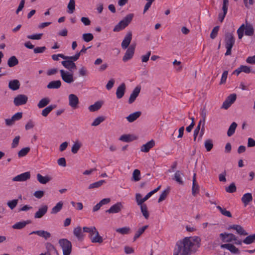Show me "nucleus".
<instances>
[{
	"mask_svg": "<svg viewBox=\"0 0 255 255\" xmlns=\"http://www.w3.org/2000/svg\"><path fill=\"white\" fill-rule=\"evenodd\" d=\"M22 117V112H18L13 115L11 117L14 122L16 121H18L20 120Z\"/></svg>",
	"mask_w": 255,
	"mask_h": 255,
	"instance_id": "nucleus-62",
	"label": "nucleus"
},
{
	"mask_svg": "<svg viewBox=\"0 0 255 255\" xmlns=\"http://www.w3.org/2000/svg\"><path fill=\"white\" fill-rule=\"evenodd\" d=\"M241 200L244 206L246 207L253 201V196L252 194L250 193L245 194L242 197Z\"/></svg>",
	"mask_w": 255,
	"mask_h": 255,
	"instance_id": "nucleus-25",
	"label": "nucleus"
},
{
	"mask_svg": "<svg viewBox=\"0 0 255 255\" xmlns=\"http://www.w3.org/2000/svg\"><path fill=\"white\" fill-rule=\"evenodd\" d=\"M204 145L206 150L210 151L213 147V140L211 139L206 140Z\"/></svg>",
	"mask_w": 255,
	"mask_h": 255,
	"instance_id": "nucleus-48",
	"label": "nucleus"
},
{
	"mask_svg": "<svg viewBox=\"0 0 255 255\" xmlns=\"http://www.w3.org/2000/svg\"><path fill=\"white\" fill-rule=\"evenodd\" d=\"M140 90H141V87L138 86H136L134 89V90H133L132 92L130 94V97L129 98V99H128V103L129 104H132V103H133L135 101L136 98L137 97V96H138V95L140 93Z\"/></svg>",
	"mask_w": 255,
	"mask_h": 255,
	"instance_id": "nucleus-15",
	"label": "nucleus"
},
{
	"mask_svg": "<svg viewBox=\"0 0 255 255\" xmlns=\"http://www.w3.org/2000/svg\"><path fill=\"white\" fill-rule=\"evenodd\" d=\"M28 101V97L23 94L17 95L13 100V103L15 106H19L25 104Z\"/></svg>",
	"mask_w": 255,
	"mask_h": 255,
	"instance_id": "nucleus-6",
	"label": "nucleus"
},
{
	"mask_svg": "<svg viewBox=\"0 0 255 255\" xmlns=\"http://www.w3.org/2000/svg\"><path fill=\"white\" fill-rule=\"evenodd\" d=\"M237 99V95L236 94H230L227 97L226 100H228V102L231 104H233Z\"/></svg>",
	"mask_w": 255,
	"mask_h": 255,
	"instance_id": "nucleus-57",
	"label": "nucleus"
},
{
	"mask_svg": "<svg viewBox=\"0 0 255 255\" xmlns=\"http://www.w3.org/2000/svg\"><path fill=\"white\" fill-rule=\"evenodd\" d=\"M131 39L132 32L131 31H128L121 43V46L123 49H126L128 47L131 42Z\"/></svg>",
	"mask_w": 255,
	"mask_h": 255,
	"instance_id": "nucleus-12",
	"label": "nucleus"
},
{
	"mask_svg": "<svg viewBox=\"0 0 255 255\" xmlns=\"http://www.w3.org/2000/svg\"><path fill=\"white\" fill-rule=\"evenodd\" d=\"M225 47L227 49L226 52L225 53V55H230L232 53V48L233 47L235 42V39L232 33H226L225 37Z\"/></svg>",
	"mask_w": 255,
	"mask_h": 255,
	"instance_id": "nucleus-2",
	"label": "nucleus"
},
{
	"mask_svg": "<svg viewBox=\"0 0 255 255\" xmlns=\"http://www.w3.org/2000/svg\"><path fill=\"white\" fill-rule=\"evenodd\" d=\"M134 14L133 13H129L122 20L128 25L131 21Z\"/></svg>",
	"mask_w": 255,
	"mask_h": 255,
	"instance_id": "nucleus-52",
	"label": "nucleus"
},
{
	"mask_svg": "<svg viewBox=\"0 0 255 255\" xmlns=\"http://www.w3.org/2000/svg\"><path fill=\"white\" fill-rule=\"evenodd\" d=\"M18 64V60L15 56H11L7 60V65L9 67H12Z\"/></svg>",
	"mask_w": 255,
	"mask_h": 255,
	"instance_id": "nucleus-34",
	"label": "nucleus"
},
{
	"mask_svg": "<svg viewBox=\"0 0 255 255\" xmlns=\"http://www.w3.org/2000/svg\"><path fill=\"white\" fill-rule=\"evenodd\" d=\"M44 195V192L42 190L36 191L34 193V196L37 199H41L43 197Z\"/></svg>",
	"mask_w": 255,
	"mask_h": 255,
	"instance_id": "nucleus-59",
	"label": "nucleus"
},
{
	"mask_svg": "<svg viewBox=\"0 0 255 255\" xmlns=\"http://www.w3.org/2000/svg\"><path fill=\"white\" fill-rule=\"evenodd\" d=\"M120 140L125 142L131 141L133 139L131 138V135L130 134H123L120 137Z\"/></svg>",
	"mask_w": 255,
	"mask_h": 255,
	"instance_id": "nucleus-53",
	"label": "nucleus"
},
{
	"mask_svg": "<svg viewBox=\"0 0 255 255\" xmlns=\"http://www.w3.org/2000/svg\"><path fill=\"white\" fill-rule=\"evenodd\" d=\"M52 59L54 61H58L59 60V57H60L63 59H67L66 56L64 55L63 54H53L52 55Z\"/></svg>",
	"mask_w": 255,
	"mask_h": 255,
	"instance_id": "nucleus-61",
	"label": "nucleus"
},
{
	"mask_svg": "<svg viewBox=\"0 0 255 255\" xmlns=\"http://www.w3.org/2000/svg\"><path fill=\"white\" fill-rule=\"evenodd\" d=\"M63 251V255H70L72 251L71 243L66 239H61L58 241Z\"/></svg>",
	"mask_w": 255,
	"mask_h": 255,
	"instance_id": "nucleus-4",
	"label": "nucleus"
},
{
	"mask_svg": "<svg viewBox=\"0 0 255 255\" xmlns=\"http://www.w3.org/2000/svg\"><path fill=\"white\" fill-rule=\"evenodd\" d=\"M20 136H16L13 139L12 142L11 143V147L12 148H15L16 147L19 143V139H20Z\"/></svg>",
	"mask_w": 255,
	"mask_h": 255,
	"instance_id": "nucleus-58",
	"label": "nucleus"
},
{
	"mask_svg": "<svg viewBox=\"0 0 255 255\" xmlns=\"http://www.w3.org/2000/svg\"><path fill=\"white\" fill-rule=\"evenodd\" d=\"M170 188L168 187L166 189L164 190L160 194L159 198L158 200V202L160 203L164 200L168 194L169 193Z\"/></svg>",
	"mask_w": 255,
	"mask_h": 255,
	"instance_id": "nucleus-40",
	"label": "nucleus"
},
{
	"mask_svg": "<svg viewBox=\"0 0 255 255\" xmlns=\"http://www.w3.org/2000/svg\"><path fill=\"white\" fill-rule=\"evenodd\" d=\"M140 179V171L138 169L134 170L132 173V180L134 181H138Z\"/></svg>",
	"mask_w": 255,
	"mask_h": 255,
	"instance_id": "nucleus-44",
	"label": "nucleus"
},
{
	"mask_svg": "<svg viewBox=\"0 0 255 255\" xmlns=\"http://www.w3.org/2000/svg\"><path fill=\"white\" fill-rule=\"evenodd\" d=\"M106 181L104 180H101L95 183L90 184L88 187V189H93L101 187Z\"/></svg>",
	"mask_w": 255,
	"mask_h": 255,
	"instance_id": "nucleus-43",
	"label": "nucleus"
},
{
	"mask_svg": "<svg viewBox=\"0 0 255 255\" xmlns=\"http://www.w3.org/2000/svg\"><path fill=\"white\" fill-rule=\"evenodd\" d=\"M135 48V44H131L127 50L125 55L123 56V60L127 62L128 60L131 59L133 56Z\"/></svg>",
	"mask_w": 255,
	"mask_h": 255,
	"instance_id": "nucleus-7",
	"label": "nucleus"
},
{
	"mask_svg": "<svg viewBox=\"0 0 255 255\" xmlns=\"http://www.w3.org/2000/svg\"><path fill=\"white\" fill-rule=\"evenodd\" d=\"M56 107V105L54 104L49 105L42 111L41 115L44 117H47L48 114Z\"/></svg>",
	"mask_w": 255,
	"mask_h": 255,
	"instance_id": "nucleus-32",
	"label": "nucleus"
},
{
	"mask_svg": "<svg viewBox=\"0 0 255 255\" xmlns=\"http://www.w3.org/2000/svg\"><path fill=\"white\" fill-rule=\"evenodd\" d=\"M73 234L79 241H82L84 239V235L80 227L78 226L75 228L73 230Z\"/></svg>",
	"mask_w": 255,
	"mask_h": 255,
	"instance_id": "nucleus-24",
	"label": "nucleus"
},
{
	"mask_svg": "<svg viewBox=\"0 0 255 255\" xmlns=\"http://www.w3.org/2000/svg\"><path fill=\"white\" fill-rule=\"evenodd\" d=\"M46 49V48L45 46L36 47L34 48L33 52L34 53H43Z\"/></svg>",
	"mask_w": 255,
	"mask_h": 255,
	"instance_id": "nucleus-60",
	"label": "nucleus"
},
{
	"mask_svg": "<svg viewBox=\"0 0 255 255\" xmlns=\"http://www.w3.org/2000/svg\"><path fill=\"white\" fill-rule=\"evenodd\" d=\"M67 60L62 61L61 64L66 69L72 71L73 70L76 69V66L75 63L70 59H66Z\"/></svg>",
	"mask_w": 255,
	"mask_h": 255,
	"instance_id": "nucleus-16",
	"label": "nucleus"
},
{
	"mask_svg": "<svg viewBox=\"0 0 255 255\" xmlns=\"http://www.w3.org/2000/svg\"><path fill=\"white\" fill-rule=\"evenodd\" d=\"M60 73L62 79L65 83L70 84L74 82V80L73 73L65 71L64 70H60Z\"/></svg>",
	"mask_w": 255,
	"mask_h": 255,
	"instance_id": "nucleus-5",
	"label": "nucleus"
},
{
	"mask_svg": "<svg viewBox=\"0 0 255 255\" xmlns=\"http://www.w3.org/2000/svg\"><path fill=\"white\" fill-rule=\"evenodd\" d=\"M151 55V51H149L147 52L145 55H142L141 57V61L142 62H147L149 58V57Z\"/></svg>",
	"mask_w": 255,
	"mask_h": 255,
	"instance_id": "nucleus-64",
	"label": "nucleus"
},
{
	"mask_svg": "<svg viewBox=\"0 0 255 255\" xmlns=\"http://www.w3.org/2000/svg\"><path fill=\"white\" fill-rule=\"evenodd\" d=\"M141 115V112L137 111L128 115L127 118V120L129 123H132L137 119Z\"/></svg>",
	"mask_w": 255,
	"mask_h": 255,
	"instance_id": "nucleus-27",
	"label": "nucleus"
},
{
	"mask_svg": "<svg viewBox=\"0 0 255 255\" xmlns=\"http://www.w3.org/2000/svg\"><path fill=\"white\" fill-rule=\"evenodd\" d=\"M237 126L238 125L236 122H233L231 124L227 131L228 136H231L234 134Z\"/></svg>",
	"mask_w": 255,
	"mask_h": 255,
	"instance_id": "nucleus-37",
	"label": "nucleus"
},
{
	"mask_svg": "<svg viewBox=\"0 0 255 255\" xmlns=\"http://www.w3.org/2000/svg\"><path fill=\"white\" fill-rule=\"evenodd\" d=\"M37 179L40 183L45 184L51 180V178L49 176H43L40 173H38Z\"/></svg>",
	"mask_w": 255,
	"mask_h": 255,
	"instance_id": "nucleus-28",
	"label": "nucleus"
},
{
	"mask_svg": "<svg viewBox=\"0 0 255 255\" xmlns=\"http://www.w3.org/2000/svg\"><path fill=\"white\" fill-rule=\"evenodd\" d=\"M225 190L228 193H232L235 192L237 190L236 185L234 183H231L228 187H226Z\"/></svg>",
	"mask_w": 255,
	"mask_h": 255,
	"instance_id": "nucleus-51",
	"label": "nucleus"
},
{
	"mask_svg": "<svg viewBox=\"0 0 255 255\" xmlns=\"http://www.w3.org/2000/svg\"><path fill=\"white\" fill-rule=\"evenodd\" d=\"M46 252L44 253L46 255H60L55 247L50 243L45 244Z\"/></svg>",
	"mask_w": 255,
	"mask_h": 255,
	"instance_id": "nucleus-11",
	"label": "nucleus"
},
{
	"mask_svg": "<svg viewBox=\"0 0 255 255\" xmlns=\"http://www.w3.org/2000/svg\"><path fill=\"white\" fill-rule=\"evenodd\" d=\"M243 242L247 245H250L255 242V234L247 236L243 241Z\"/></svg>",
	"mask_w": 255,
	"mask_h": 255,
	"instance_id": "nucleus-38",
	"label": "nucleus"
},
{
	"mask_svg": "<svg viewBox=\"0 0 255 255\" xmlns=\"http://www.w3.org/2000/svg\"><path fill=\"white\" fill-rule=\"evenodd\" d=\"M194 243L190 240V238L186 237L182 241L177 242L173 255H189L191 253V249Z\"/></svg>",
	"mask_w": 255,
	"mask_h": 255,
	"instance_id": "nucleus-1",
	"label": "nucleus"
},
{
	"mask_svg": "<svg viewBox=\"0 0 255 255\" xmlns=\"http://www.w3.org/2000/svg\"><path fill=\"white\" fill-rule=\"evenodd\" d=\"M126 84L124 83H122L117 88L116 91L117 98L119 99H121L126 92Z\"/></svg>",
	"mask_w": 255,
	"mask_h": 255,
	"instance_id": "nucleus-21",
	"label": "nucleus"
},
{
	"mask_svg": "<svg viewBox=\"0 0 255 255\" xmlns=\"http://www.w3.org/2000/svg\"><path fill=\"white\" fill-rule=\"evenodd\" d=\"M30 148L29 147H26L22 148L18 152V156L21 157L26 156L27 153L30 151Z\"/></svg>",
	"mask_w": 255,
	"mask_h": 255,
	"instance_id": "nucleus-45",
	"label": "nucleus"
},
{
	"mask_svg": "<svg viewBox=\"0 0 255 255\" xmlns=\"http://www.w3.org/2000/svg\"><path fill=\"white\" fill-rule=\"evenodd\" d=\"M81 146L82 144L78 140L75 141L72 146L71 152L74 154L77 153Z\"/></svg>",
	"mask_w": 255,
	"mask_h": 255,
	"instance_id": "nucleus-39",
	"label": "nucleus"
},
{
	"mask_svg": "<svg viewBox=\"0 0 255 255\" xmlns=\"http://www.w3.org/2000/svg\"><path fill=\"white\" fill-rule=\"evenodd\" d=\"M61 86V82L60 80L51 81L47 85V88L49 89H58Z\"/></svg>",
	"mask_w": 255,
	"mask_h": 255,
	"instance_id": "nucleus-29",
	"label": "nucleus"
},
{
	"mask_svg": "<svg viewBox=\"0 0 255 255\" xmlns=\"http://www.w3.org/2000/svg\"><path fill=\"white\" fill-rule=\"evenodd\" d=\"M102 105V102L97 101L95 102L93 105L90 106L88 108V109L90 112H96L101 108Z\"/></svg>",
	"mask_w": 255,
	"mask_h": 255,
	"instance_id": "nucleus-30",
	"label": "nucleus"
},
{
	"mask_svg": "<svg viewBox=\"0 0 255 255\" xmlns=\"http://www.w3.org/2000/svg\"><path fill=\"white\" fill-rule=\"evenodd\" d=\"M183 176V174L180 171L178 170L175 172L173 179L175 180L179 184L183 185L184 182L182 179Z\"/></svg>",
	"mask_w": 255,
	"mask_h": 255,
	"instance_id": "nucleus-31",
	"label": "nucleus"
},
{
	"mask_svg": "<svg viewBox=\"0 0 255 255\" xmlns=\"http://www.w3.org/2000/svg\"><path fill=\"white\" fill-rule=\"evenodd\" d=\"M91 242L93 243H99L101 244L103 242V238L101 236H100L99 233L98 231H96L95 236L91 237L90 239Z\"/></svg>",
	"mask_w": 255,
	"mask_h": 255,
	"instance_id": "nucleus-33",
	"label": "nucleus"
},
{
	"mask_svg": "<svg viewBox=\"0 0 255 255\" xmlns=\"http://www.w3.org/2000/svg\"><path fill=\"white\" fill-rule=\"evenodd\" d=\"M124 208L123 204L122 202H119L112 206L109 209L106 210V212L110 214L118 213Z\"/></svg>",
	"mask_w": 255,
	"mask_h": 255,
	"instance_id": "nucleus-8",
	"label": "nucleus"
},
{
	"mask_svg": "<svg viewBox=\"0 0 255 255\" xmlns=\"http://www.w3.org/2000/svg\"><path fill=\"white\" fill-rule=\"evenodd\" d=\"M229 229L235 230L240 235L247 236L248 233L244 229L243 227L239 225H232L229 227Z\"/></svg>",
	"mask_w": 255,
	"mask_h": 255,
	"instance_id": "nucleus-18",
	"label": "nucleus"
},
{
	"mask_svg": "<svg viewBox=\"0 0 255 255\" xmlns=\"http://www.w3.org/2000/svg\"><path fill=\"white\" fill-rule=\"evenodd\" d=\"M228 74V71H224L222 74L221 81H220V84H223L225 83L226 81L227 76Z\"/></svg>",
	"mask_w": 255,
	"mask_h": 255,
	"instance_id": "nucleus-63",
	"label": "nucleus"
},
{
	"mask_svg": "<svg viewBox=\"0 0 255 255\" xmlns=\"http://www.w3.org/2000/svg\"><path fill=\"white\" fill-rule=\"evenodd\" d=\"M20 85V82L18 80H13L9 82L8 88L13 91H15L19 88Z\"/></svg>",
	"mask_w": 255,
	"mask_h": 255,
	"instance_id": "nucleus-26",
	"label": "nucleus"
},
{
	"mask_svg": "<svg viewBox=\"0 0 255 255\" xmlns=\"http://www.w3.org/2000/svg\"><path fill=\"white\" fill-rule=\"evenodd\" d=\"M219 28V26H216L213 28L210 34V38L211 39H214L217 37Z\"/></svg>",
	"mask_w": 255,
	"mask_h": 255,
	"instance_id": "nucleus-54",
	"label": "nucleus"
},
{
	"mask_svg": "<svg viewBox=\"0 0 255 255\" xmlns=\"http://www.w3.org/2000/svg\"><path fill=\"white\" fill-rule=\"evenodd\" d=\"M32 234L37 235L39 237L43 238L45 240H47L51 237V234L49 232L44 230L33 231L29 234V235Z\"/></svg>",
	"mask_w": 255,
	"mask_h": 255,
	"instance_id": "nucleus-22",
	"label": "nucleus"
},
{
	"mask_svg": "<svg viewBox=\"0 0 255 255\" xmlns=\"http://www.w3.org/2000/svg\"><path fill=\"white\" fill-rule=\"evenodd\" d=\"M67 8L68 9V12L73 13L75 9V0H70Z\"/></svg>",
	"mask_w": 255,
	"mask_h": 255,
	"instance_id": "nucleus-41",
	"label": "nucleus"
},
{
	"mask_svg": "<svg viewBox=\"0 0 255 255\" xmlns=\"http://www.w3.org/2000/svg\"><path fill=\"white\" fill-rule=\"evenodd\" d=\"M63 203L62 201H60L56 204V205L52 208L51 211V214H56L58 213L62 208Z\"/></svg>",
	"mask_w": 255,
	"mask_h": 255,
	"instance_id": "nucleus-35",
	"label": "nucleus"
},
{
	"mask_svg": "<svg viewBox=\"0 0 255 255\" xmlns=\"http://www.w3.org/2000/svg\"><path fill=\"white\" fill-rule=\"evenodd\" d=\"M50 100L49 98H44L41 99L37 104L39 108H43L49 104Z\"/></svg>",
	"mask_w": 255,
	"mask_h": 255,
	"instance_id": "nucleus-36",
	"label": "nucleus"
},
{
	"mask_svg": "<svg viewBox=\"0 0 255 255\" xmlns=\"http://www.w3.org/2000/svg\"><path fill=\"white\" fill-rule=\"evenodd\" d=\"M196 173H194L192 180V194L193 196H196L199 192V186L196 182Z\"/></svg>",
	"mask_w": 255,
	"mask_h": 255,
	"instance_id": "nucleus-19",
	"label": "nucleus"
},
{
	"mask_svg": "<svg viewBox=\"0 0 255 255\" xmlns=\"http://www.w3.org/2000/svg\"><path fill=\"white\" fill-rule=\"evenodd\" d=\"M105 118L102 116L98 117L96 119L94 120L93 122L91 124L92 126H97L99 125L101 123H102L105 120Z\"/></svg>",
	"mask_w": 255,
	"mask_h": 255,
	"instance_id": "nucleus-50",
	"label": "nucleus"
},
{
	"mask_svg": "<svg viewBox=\"0 0 255 255\" xmlns=\"http://www.w3.org/2000/svg\"><path fill=\"white\" fill-rule=\"evenodd\" d=\"M130 229L128 227H125L116 229V232L122 235H127L130 233Z\"/></svg>",
	"mask_w": 255,
	"mask_h": 255,
	"instance_id": "nucleus-46",
	"label": "nucleus"
},
{
	"mask_svg": "<svg viewBox=\"0 0 255 255\" xmlns=\"http://www.w3.org/2000/svg\"><path fill=\"white\" fill-rule=\"evenodd\" d=\"M43 33L35 34L32 35H29L27 36L28 39L32 40H39L41 38Z\"/></svg>",
	"mask_w": 255,
	"mask_h": 255,
	"instance_id": "nucleus-56",
	"label": "nucleus"
},
{
	"mask_svg": "<svg viewBox=\"0 0 255 255\" xmlns=\"http://www.w3.org/2000/svg\"><path fill=\"white\" fill-rule=\"evenodd\" d=\"M18 200L13 199L12 200L8 201L7 203V205L10 209L12 210L16 206Z\"/></svg>",
	"mask_w": 255,
	"mask_h": 255,
	"instance_id": "nucleus-55",
	"label": "nucleus"
},
{
	"mask_svg": "<svg viewBox=\"0 0 255 255\" xmlns=\"http://www.w3.org/2000/svg\"><path fill=\"white\" fill-rule=\"evenodd\" d=\"M220 237L223 242L230 243L237 240L236 236L232 233H223L220 234Z\"/></svg>",
	"mask_w": 255,
	"mask_h": 255,
	"instance_id": "nucleus-9",
	"label": "nucleus"
},
{
	"mask_svg": "<svg viewBox=\"0 0 255 255\" xmlns=\"http://www.w3.org/2000/svg\"><path fill=\"white\" fill-rule=\"evenodd\" d=\"M247 36H251L254 34V29L252 25L247 24L246 26L243 24L237 30V33L239 39H242L244 35V31Z\"/></svg>",
	"mask_w": 255,
	"mask_h": 255,
	"instance_id": "nucleus-3",
	"label": "nucleus"
},
{
	"mask_svg": "<svg viewBox=\"0 0 255 255\" xmlns=\"http://www.w3.org/2000/svg\"><path fill=\"white\" fill-rule=\"evenodd\" d=\"M217 208L220 211L223 215L230 218L232 217L231 212L229 211H227L226 209L222 208L220 206H217Z\"/></svg>",
	"mask_w": 255,
	"mask_h": 255,
	"instance_id": "nucleus-47",
	"label": "nucleus"
},
{
	"mask_svg": "<svg viewBox=\"0 0 255 255\" xmlns=\"http://www.w3.org/2000/svg\"><path fill=\"white\" fill-rule=\"evenodd\" d=\"M140 208L142 215L147 219L149 218V214L147 210V207L146 204L140 206Z\"/></svg>",
	"mask_w": 255,
	"mask_h": 255,
	"instance_id": "nucleus-42",
	"label": "nucleus"
},
{
	"mask_svg": "<svg viewBox=\"0 0 255 255\" xmlns=\"http://www.w3.org/2000/svg\"><path fill=\"white\" fill-rule=\"evenodd\" d=\"M229 3L228 0H223L222 10L223 12L220 13L218 15V19L221 22L223 21L224 18L227 14Z\"/></svg>",
	"mask_w": 255,
	"mask_h": 255,
	"instance_id": "nucleus-10",
	"label": "nucleus"
},
{
	"mask_svg": "<svg viewBox=\"0 0 255 255\" xmlns=\"http://www.w3.org/2000/svg\"><path fill=\"white\" fill-rule=\"evenodd\" d=\"M68 98L69 106L74 109L77 108L79 103L78 97L75 94H71L69 95Z\"/></svg>",
	"mask_w": 255,
	"mask_h": 255,
	"instance_id": "nucleus-13",
	"label": "nucleus"
},
{
	"mask_svg": "<svg viewBox=\"0 0 255 255\" xmlns=\"http://www.w3.org/2000/svg\"><path fill=\"white\" fill-rule=\"evenodd\" d=\"M31 223L30 220L23 221L22 222H17L12 225V228L14 229L20 230L24 228L27 225Z\"/></svg>",
	"mask_w": 255,
	"mask_h": 255,
	"instance_id": "nucleus-23",
	"label": "nucleus"
},
{
	"mask_svg": "<svg viewBox=\"0 0 255 255\" xmlns=\"http://www.w3.org/2000/svg\"><path fill=\"white\" fill-rule=\"evenodd\" d=\"M155 145V141L151 139L146 143L143 144L140 147V151L144 152H147Z\"/></svg>",
	"mask_w": 255,
	"mask_h": 255,
	"instance_id": "nucleus-20",
	"label": "nucleus"
},
{
	"mask_svg": "<svg viewBox=\"0 0 255 255\" xmlns=\"http://www.w3.org/2000/svg\"><path fill=\"white\" fill-rule=\"evenodd\" d=\"M82 38L84 41L88 42L94 39V36L91 33H84L82 35Z\"/></svg>",
	"mask_w": 255,
	"mask_h": 255,
	"instance_id": "nucleus-49",
	"label": "nucleus"
},
{
	"mask_svg": "<svg viewBox=\"0 0 255 255\" xmlns=\"http://www.w3.org/2000/svg\"><path fill=\"white\" fill-rule=\"evenodd\" d=\"M30 178V172H25L18 175L12 178L13 181H25Z\"/></svg>",
	"mask_w": 255,
	"mask_h": 255,
	"instance_id": "nucleus-14",
	"label": "nucleus"
},
{
	"mask_svg": "<svg viewBox=\"0 0 255 255\" xmlns=\"http://www.w3.org/2000/svg\"><path fill=\"white\" fill-rule=\"evenodd\" d=\"M48 210V206L43 205L38 209V210L34 214V218L35 219L41 218L44 216L47 213Z\"/></svg>",
	"mask_w": 255,
	"mask_h": 255,
	"instance_id": "nucleus-17",
	"label": "nucleus"
}]
</instances>
